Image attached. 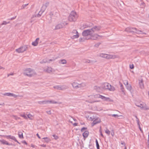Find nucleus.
Wrapping results in <instances>:
<instances>
[{
    "label": "nucleus",
    "mask_w": 149,
    "mask_h": 149,
    "mask_svg": "<svg viewBox=\"0 0 149 149\" xmlns=\"http://www.w3.org/2000/svg\"><path fill=\"white\" fill-rule=\"evenodd\" d=\"M31 147H32L33 148H34V147H35V146L33 144H31Z\"/></svg>",
    "instance_id": "nucleus-45"
},
{
    "label": "nucleus",
    "mask_w": 149,
    "mask_h": 149,
    "mask_svg": "<svg viewBox=\"0 0 149 149\" xmlns=\"http://www.w3.org/2000/svg\"><path fill=\"white\" fill-rule=\"evenodd\" d=\"M40 146L42 147H46V145L44 144H42L40 145Z\"/></svg>",
    "instance_id": "nucleus-40"
},
{
    "label": "nucleus",
    "mask_w": 149,
    "mask_h": 149,
    "mask_svg": "<svg viewBox=\"0 0 149 149\" xmlns=\"http://www.w3.org/2000/svg\"><path fill=\"white\" fill-rule=\"evenodd\" d=\"M97 149H100V148H97Z\"/></svg>",
    "instance_id": "nucleus-51"
},
{
    "label": "nucleus",
    "mask_w": 149,
    "mask_h": 149,
    "mask_svg": "<svg viewBox=\"0 0 149 149\" xmlns=\"http://www.w3.org/2000/svg\"><path fill=\"white\" fill-rule=\"evenodd\" d=\"M125 31L130 32H134L137 33H139L140 32H141V31H137L135 28H132L130 27H128L125 29Z\"/></svg>",
    "instance_id": "nucleus-9"
},
{
    "label": "nucleus",
    "mask_w": 149,
    "mask_h": 149,
    "mask_svg": "<svg viewBox=\"0 0 149 149\" xmlns=\"http://www.w3.org/2000/svg\"><path fill=\"white\" fill-rule=\"evenodd\" d=\"M22 143H23L25 144L26 145H27V143L25 141H23Z\"/></svg>",
    "instance_id": "nucleus-41"
},
{
    "label": "nucleus",
    "mask_w": 149,
    "mask_h": 149,
    "mask_svg": "<svg viewBox=\"0 0 149 149\" xmlns=\"http://www.w3.org/2000/svg\"><path fill=\"white\" fill-rule=\"evenodd\" d=\"M102 88L104 90H108L110 91H113L115 90L114 87L111 86L108 83H105L102 85Z\"/></svg>",
    "instance_id": "nucleus-3"
},
{
    "label": "nucleus",
    "mask_w": 149,
    "mask_h": 149,
    "mask_svg": "<svg viewBox=\"0 0 149 149\" xmlns=\"http://www.w3.org/2000/svg\"><path fill=\"white\" fill-rule=\"evenodd\" d=\"M111 135L112 136H113L114 135V132H113L112 133H111Z\"/></svg>",
    "instance_id": "nucleus-42"
},
{
    "label": "nucleus",
    "mask_w": 149,
    "mask_h": 149,
    "mask_svg": "<svg viewBox=\"0 0 149 149\" xmlns=\"http://www.w3.org/2000/svg\"><path fill=\"white\" fill-rule=\"evenodd\" d=\"M20 116L23 117L25 119H27V117L26 116V114L24 113L20 114Z\"/></svg>",
    "instance_id": "nucleus-27"
},
{
    "label": "nucleus",
    "mask_w": 149,
    "mask_h": 149,
    "mask_svg": "<svg viewBox=\"0 0 149 149\" xmlns=\"http://www.w3.org/2000/svg\"><path fill=\"white\" fill-rule=\"evenodd\" d=\"M24 74L26 76L31 77L36 74L34 71L30 68L25 69L24 71Z\"/></svg>",
    "instance_id": "nucleus-2"
},
{
    "label": "nucleus",
    "mask_w": 149,
    "mask_h": 149,
    "mask_svg": "<svg viewBox=\"0 0 149 149\" xmlns=\"http://www.w3.org/2000/svg\"><path fill=\"white\" fill-rule=\"evenodd\" d=\"M43 139H45V142L47 143L49 141H51L50 139L47 137L44 138H43Z\"/></svg>",
    "instance_id": "nucleus-26"
},
{
    "label": "nucleus",
    "mask_w": 149,
    "mask_h": 149,
    "mask_svg": "<svg viewBox=\"0 0 149 149\" xmlns=\"http://www.w3.org/2000/svg\"><path fill=\"white\" fill-rule=\"evenodd\" d=\"M28 48V45H24L16 49L15 51L18 53H23L27 50Z\"/></svg>",
    "instance_id": "nucleus-5"
},
{
    "label": "nucleus",
    "mask_w": 149,
    "mask_h": 149,
    "mask_svg": "<svg viewBox=\"0 0 149 149\" xmlns=\"http://www.w3.org/2000/svg\"><path fill=\"white\" fill-rule=\"evenodd\" d=\"M148 95H149V92H148Z\"/></svg>",
    "instance_id": "nucleus-47"
},
{
    "label": "nucleus",
    "mask_w": 149,
    "mask_h": 149,
    "mask_svg": "<svg viewBox=\"0 0 149 149\" xmlns=\"http://www.w3.org/2000/svg\"><path fill=\"white\" fill-rule=\"evenodd\" d=\"M7 23H7L6 22L4 21L1 24L2 25H5V24H7Z\"/></svg>",
    "instance_id": "nucleus-37"
},
{
    "label": "nucleus",
    "mask_w": 149,
    "mask_h": 149,
    "mask_svg": "<svg viewBox=\"0 0 149 149\" xmlns=\"http://www.w3.org/2000/svg\"><path fill=\"white\" fill-rule=\"evenodd\" d=\"M52 136L54 137V139L56 140L58 138V136L54 134Z\"/></svg>",
    "instance_id": "nucleus-35"
},
{
    "label": "nucleus",
    "mask_w": 149,
    "mask_h": 149,
    "mask_svg": "<svg viewBox=\"0 0 149 149\" xmlns=\"http://www.w3.org/2000/svg\"><path fill=\"white\" fill-rule=\"evenodd\" d=\"M111 116H112L115 117H117L118 116V115L117 114H113Z\"/></svg>",
    "instance_id": "nucleus-38"
},
{
    "label": "nucleus",
    "mask_w": 149,
    "mask_h": 149,
    "mask_svg": "<svg viewBox=\"0 0 149 149\" xmlns=\"http://www.w3.org/2000/svg\"><path fill=\"white\" fill-rule=\"evenodd\" d=\"M5 95L8 96H13L15 97H17V95H15L13 93H6L5 94Z\"/></svg>",
    "instance_id": "nucleus-19"
},
{
    "label": "nucleus",
    "mask_w": 149,
    "mask_h": 149,
    "mask_svg": "<svg viewBox=\"0 0 149 149\" xmlns=\"http://www.w3.org/2000/svg\"><path fill=\"white\" fill-rule=\"evenodd\" d=\"M105 132L108 135H109L110 133V131L107 129H106L105 130Z\"/></svg>",
    "instance_id": "nucleus-30"
},
{
    "label": "nucleus",
    "mask_w": 149,
    "mask_h": 149,
    "mask_svg": "<svg viewBox=\"0 0 149 149\" xmlns=\"http://www.w3.org/2000/svg\"><path fill=\"white\" fill-rule=\"evenodd\" d=\"M100 134H101V136H102V137H103V134H102V131H101V129H100Z\"/></svg>",
    "instance_id": "nucleus-39"
},
{
    "label": "nucleus",
    "mask_w": 149,
    "mask_h": 149,
    "mask_svg": "<svg viewBox=\"0 0 149 149\" xmlns=\"http://www.w3.org/2000/svg\"><path fill=\"white\" fill-rule=\"evenodd\" d=\"M54 88L57 90H63L64 88H63L62 86H54Z\"/></svg>",
    "instance_id": "nucleus-20"
},
{
    "label": "nucleus",
    "mask_w": 149,
    "mask_h": 149,
    "mask_svg": "<svg viewBox=\"0 0 149 149\" xmlns=\"http://www.w3.org/2000/svg\"><path fill=\"white\" fill-rule=\"evenodd\" d=\"M77 123H74V124H73V125L74 126H77Z\"/></svg>",
    "instance_id": "nucleus-44"
},
{
    "label": "nucleus",
    "mask_w": 149,
    "mask_h": 149,
    "mask_svg": "<svg viewBox=\"0 0 149 149\" xmlns=\"http://www.w3.org/2000/svg\"><path fill=\"white\" fill-rule=\"evenodd\" d=\"M79 37V33L76 30H74L71 33V38L72 39H76L78 38Z\"/></svg>",
    "instance_id": "nucleus-7"
},
{
    "label": "nucleus",
    "mask_w": 149,
    "mask_h": 149,
    "mask_svg": "<svg viewBox=\"0 0 149 149\" xmlns=\"http://www.w3.org/2000/svg\"><path fill=\"white\" fill-rule=\"evenodd\" d=\"M72 85L74 88H78L84 87L85 86V85L84 83L79 84L76 82H73L72 84Z\"/></svg>",
    "instance_id": "nucleus-10"
},
{
    "label": "nucleus",
    "mask_w": 149,
    "mask_h": 149,
    "mask_svg": "<svg viewBox=\"0 0 149 149\" xmlns=\"http://www.w3.org/2000/svg\"><path fill=\"white\" fill-rule=\"evenodd\" d=\"M100 56L102 57L105 58L107 59H114L116 57L115 55L105 54H100Z\"/></svg>",
    "instance_id": "nucleus-6"
},
{
    "label": "nucleus",
    "mask_w": 149,
    "mask_h": 149,
    "mask_svg": "<svg viewBox=\"0 0 149 149\" xmlns=\"http://www.w3.org/2000/svg\"><path fill=\"white\" fill-rule=\"evenodd\" d=\"M100 29L99 26L94 27L90 29L84 30L82 33V35L86 36V39L87 40H96L100 37V36L96 34Z\"/></svg>",
    "instance_id": "nucleus-1"
},
{
    "label": "nucleus",
    "mask_w": 149,
    "mask_h": 149,
    "mask_svg": "<svg viewBox=\"0 0 149 149\" xmlns=\"http://www.w3.org/2000/svg\"><path fill=\"white\" fill-rule=\"evenodd\" d=\"M44 71L46 72L51 73L52 72L53 70L52 68L50 67H47L44 69Z\"/></svg>",
    "instance_id": "nucleus-14"
},
{
    "label": "nucleus",
    "mask_w": 149,
    "mask_h": 149,
    "mask_svg": "<svg viewBox=\"0 0 149 149\" xmlns=\"http://www.w3.org/2000/svg\"><path fill=\"white\" fill-rule=\"evenodd\" d=\"M127 89L130 91H131L132 89V87L130 85L128 84V85H126Z\"/></svg>",
    "instance_id": "nucleus-23"
},
{
    "label": "nucleus",
    "mask_w": 149,
    "mask_h": 149,
    "mask_svg": "<svg viewBox=\"0 0 149 149\" xmlns=\"http://www.w3.org/2000/svg\"><path fill=\"white\" fill-rule=\"evenodd\" d=\"M96 143L97 148H99V145L98 144V141H97V139H96Z\"/></svg>",
    "instance_id": "nucleus-32"
},
{
    "label": "nucleus",
    "mask_w": 149,
    "mask_h": 149,
    "mask_svg": "<svg viewBox=\"0 0 149 149\" xmlns=\"http://www.w3.org/2000/svg\"><path fill=\"white\" fill-rule=\"evenodd\" d=\"M53 13H54V15L56 17H57L59 13L58 11H55V12H54Z\"/></svg>",
    "instance_id": "nucleus-28"
},
{
    "label": "nucleus",
    "mask_w": 149,
    "mask_h": 149,
    "mask_svg": "<svg viewBox=\"0 0 149 149\" xmlns=\"http://www.w3.org/2000/svg\"><path fill=\"white\" fill-rule=\"evenodd\" d=\"M137 122H138V125H139V129H140V130L141 132H143V131H142V129H141V127H140V124L139 123V120H137Z\"/></svg>",
    "instance_id": "nucleus-31"
},
{
    "label": "nucleus",
    "mask_w": 149,
    "mask_h": 149,
    "mask_svg": "<svg viewBox=\"0 0 149 149\" xmlns=\"http://www.w3.org/2000/svg\"><path fill=\"white\" fill-rule=\"evenodd\" d=\"M61 63L62 64H65L66 63V61L65 60H61Z\"/></svg>",
    "instance_id": "nucleus-34"
},
{
    "label": "nucleus",
    "mask_w": 149,
    "mask_h": 149,
    "mask_svg": "<svg viewBox=\"0 0 149 149\" xmlns=\"http://www.w3.org/2000/svg\"><path fill=\"white\" fill-rule=\"evenodd\" d=\"M136 104L137 106L140 107L143 109L147 110L149 109L148 107L147 106L146 104L144 103L141 102L139 104L138 102H136Z\"/></svg>",
    "instance_id": "nucleus-8"
},
{
    "label": "nucleus",
    "mask_w": 149,
    "mask_h": 149,
    "mask_svg": "<svg viewBox=\"0 0 149 149\" xmlns=\"http://www.w3.org/2000/svg\"><path fill=\"white\" fill-rule=\"evenodd\" d=\"M87 128L86 127H83L81 129V132H85V131H86Z\"/></svg>",
    "instance_id": "nucleus-29"
},
{
    "label": "nucleus",
    "mask_w": 149,
    "mask_h": 149,
    "mask_svg": "<svg viewBox=\"0 0 149 149\" xmlns=\"http://www.w3.org/2000/svg\"><path fill=\"white\" fill-rule=\"evenodd\" d=\"M87 118L88 120L91 121H93L94 119V117L93 116L90 117L88 116Z\"/></svg>",
    "instance_id": "nucleus-25"
},
{
    "label": "nucleus",
    "mask_w": 149,
    "mask_h": 149,
    "mask_svg": "<svg viewBox=\"0 0 149 149\" xmlns=\"http://www.w3.org/2000/svg\"><path fill=\"white\" fill-rule=\"evenodd\" d=\"M125 149H126V148H125Z\"/></svg>",
    "instance_id": "nucleus-50"
},
{
    "label": "nucleus",
    "mask_w": 149,
    "mask_h": 149,
    "mask_svg": "<svg viewBox=\"0 0 149 149\" xmlns=\"http://www.w3.org/2000/svg\"><path fill=\"white\" fill-rule=\"evenodd\" d=\"M89 134V132L88 131H85L83 133V135L84 138L87 137Z\"/></svg>",
    "instance_id": "nucleus-18"
},
{
    "label": "nucleus",
    "mask_w": 149,
    "mask_h": 149,
    "mask_svg": "<svg viewBox=\"0 0 149 149\" xmlns=\"http://www.w3.org/2000/svg\"><path fill=\"white\" fill-rule=\"evenodd\" d=\"M4 137L6 138L7 139H11L15 141L16 142H17V143H18L17 141L16 140L15 137L13 136H12L11 135H7V136H4Z\"/></svg>",
    "instance_id": "nucleus-12"
},
{
    "label": "nucleus",
    "mask_w": 149,
    "mask_h": 149,
    "mask_svg": "<svg viewBox=\"0 0 149 149\" xmlns=\"http://www.w3.org/2000/svg\"><path fill=\"white\" fill-rule=\"evenodd\" d=\"M39 40V38H37L35 41L32 42V45L33 46H37L38 45V42Z\"/></svg>",
    "instance_id": "nucleus-15"
},
{
    "label": "nucleus",
    "mask_w": 149,
    "mask_h": 149,
    "mask_svg": "<svg viewBox=\"0 0 149 149\" xmlns=\"http://www.w3.org/2000/svg\"><path fill=\"white\" fill-rule=\"evenodd\" d=\"M97 97L100 98L101 99L106 101H112V100L109 97H106L100 95H97Z\"/></svg>",
    "instance_id": "nucleus-11"
},
{
    "label": "nucleus",
    "mask_w": 149,
    "mask_h": 149,
    "mask_svg": "<svg viewBox=\"0 0 149 149\" xmlns=\"http://www.w3.org/2000/svg\"><path fill=\"white\" fill-rule=\"evenodd\" d=\"M48 62V61H46L45 62Z\"/></svg>",
    "instance_id": "nucleus-49"
},
{
    "label": "nucleus",
    "mask_w": 149,
    "mask_h": 149,
    "mask_svg": "<svg viewBox=\"0 0 149 149\" xmlns=\"http://www.w3.org/2000/svg\"><path fill=\"white\" fill-rule=\"evenodd\" d=\"M0 143L4 145H10L11 144L8 143L7 141L4 140H0Z\"/></svg>",
    "instance_id": "nucleus-16"
},
{
    "label": "nucleus",
    "mask_w": 149,
    "mask_h": 149,
    "mask_svg": "<svg viewBox=\"0 0 149 149\" xmlns=\"http://www.w3.org/2000/svg\"><path fill=\"white\" fill-rule=\"evenodd\" d=\"M101 122V120L100 118H97L95 119L92 123V126H93Z\"/></svg>",
    "instance_id": "nucleus-13"
},
{
    "label": "nucleus",
    "mask_w": 149,
    "mask_h": 149,
    "mask_svg": "<svg viewBox=\"0 0 149 149\" xmlns=\"http://www.w3.org/2000/svg\"><path fill=\"white\" fill-rule=\"evenodd\" d=\"M27 117L30 120H32L34 119V116L31 114H28L27 115Z\"/></svg>",
    "instance_id": "nucleus-21"
},
{
    "label": "nucleus",
    "mask_w": 149,
    "mask_h": 149,
    "mask_svg": "<svg viewBox=\"0 0 149 149\" xmlns=\"http://www.w3.org/2000/svg\"><path fill=\"white\" fill-rule=\"evenodd\" d=\"M124 84L126 86V85H128V81L127 80H125L123 81Z\"/></svg>",
    "instance_id": "nucleus-33"
},
{
    "label": "nucleus",
    "mask_w": 149,
    "mask_h": 149,
    "mask_svg": "<svg viewBox=\"0 0 149 149\" xmlns=\"http://www.w3.org/2000/svg\"><path fill=\"white\" fill-rule=\"evenodd\" d=\"M37 136L39 139H40V137L39 136L38 134H37Z\"/></svg>",
    "instance_id": "nucleus-43"
},
{
    "label": "nucleus",
    "mask_w": 149,
    "mask_h": 149,
    "mask_svg": "<svg viewBox=\"0 0 149 149\" xmlns=\"http://www.w3.org/2000/svg\"><path fill=\"white\" fill-rule=\"evenodd\" d=\"M19 137L20 138L23 139L24 137L22 133L21 132H19L18 133Z\"/></svg>",
    "instance_id": "nucleus-22"
},
{
    "label": "nucleus",
    "mask_w": 149,
    "mask_h": 149,
    "mask_svg": "<svg viewBox=\"0 0 149 149\" xmlns=\"http://www.w3.org/2000/svg\"><path fill=\"white\" fill-rule=\"evenodd\" d=\"M99 88V87H97L96 86V87H95V89H97V88Z\"/></svg>",
    "instance_id": "nucleus-46"
},
{
    "label": "nucleus",
    "mask_w": 149,
    "mask_h": 149,
    "mask_svg": "<svg viewBox=\"0 0 149 149\" xmlns=\"http://www.w3.org/2000/svg\"><path fill=\"white\" fill-rule=\"evenodd\" d=\"M65 24H66V25H67V24H68V23H65Z\"/></svg>",
    "instance_id": "nucleus-48"
},
{
    "label": "nucleus",
    "mask_w": 149,
    "mask_h": 149,
    "mask_svg": "<svg viewBox=\"0 0 149 149\" xmlns=\"http://www.w3.org/2000/svg\"><path fill=\"white\" fill-rule=\"evenodd\" d=\"M78 17V15L75 12L72 11L71 12L68 17V20L70 22L75 21Z\"/></svg>",
    "instance_id": "nucleus-4"
},
{
    "label": "nucleus",
    "mask_w": 149,
    "mask_h": 149,
    "mask_svg": "<svg viewBox=\"0 0 149 149\" xmlns=\"http://www.w3.org/2000/svg\"><path fill=\"white\" fill-rule=\"evenodd\" d=\"M46 103H56V101H53V100L46 101Z\"/></svg>",
    "instance_id": "nucleus-24"
},
{
    "label": "nucleus",
    "mask_w": 149,
    "mask_h": 149,
    "mask_svg": "<svg viewBox=\"0 0 149 149\" xmlns=\"http://www.w3.org/2000/svg\"><path fill=\"white\" fill-rule=\"evenodd\" d=\"M130 68L131 69H133L134 68V65L132 64L131 65H130Z\"/></svg>",
    "instance_id": "nucleus-36"
},
{
    "label": "nucleus",
    "mask_w": 149,
    "mask_h": 149,
    "mask_svg": "<svg viewBox=\"0 0 149 149\" xmlns=\"http://www.w3.org/2000/svg\"><path fill=\"white\" fill-rule=\"evenodd\" d=\"M139 83L140 87L141 88H143L144 87L143 80L141 79L139 80Z\"/></svg>",
    "instance_id": "nucleus-17"
}]
</instances>
